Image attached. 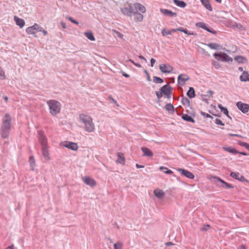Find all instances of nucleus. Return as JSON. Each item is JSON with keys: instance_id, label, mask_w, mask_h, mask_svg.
I'll return each mask as SVG.
<instances>
[{"instance_id": "obj_34", "label": "nucleus", "mask_w": 249, "mask_h": 249, "mask_svg": "<svg viewBox=\"0 0 249 249\" xmlns=\"http://www.w3.org/2000/svg\"><path fill=\"white\" fill-rule=\"evenodd\" d=\"M223 149L226 151H227L229 153H232V154H236L238 153V152L235 149L232 148L231 147H224Z\"/></svg>"}, {"instance_id": "obj_32", "label": "nucleus", "mask_w": 249, "mask_h": 249, "mask_svg": "<svg viewBox=\"0 0 249 249\" xmlns=\"http://www.w3.org/2000/svg\"><path fill=\"white\" fill-rule=\"evenodd\" d=\"M182 118L186 121L194 123L195 120L194 119L191 117L190 116L187 115V114H184L182 116Z\"/></svg>"}, {"instance_id": "obj_41", "label": "nucleus", "mask_w": 249, "mask_h": 249, "mask_svg": "<svg viewBox=\"0 0 249 249\" xmlns=\"http://www.w3.org/2000/svg\"><path fill=\"white\" fill-rule=\"evenodd\" d=\"M166 170V171H164V173L166 174H171L173 173V172L171 170L168 169L167 168L163 167V166H160V170Z\"/></svg>"}, {"instance_id": "obj_33", "label": "nucleus", "mask_w": 249, "mask_h": 249, "mask_svg": "<svg viewBox=\"0 0 249 249\" xmlns=\"http://www.w3.org/2000/svg\"><path fill=\"white\" fill-rule=\"evenodd\" d=\"M207 45L211 49H214V50H217L221 48V46L220 45L215 43H210V44H208Z\"/></svg>"}, {"instance_id": "obj_18", "label": "nucleus", "mask_w": 249, "mask_h": 249, "mask_svg": "<svg viewBox=\"0 0 249 249\" xmlns=\"http://www.w3.org/2000/svg\"><path fill=\"white\" fill-rule=\"evenodd\" d=\"M10 128L1 127L0 134L2 138H7L9 136Z\"/></svg>"}, {"instance_id": "obj_20", "label": "nucleus", "mask_w": 249, "mask_h": 249, "mask_svg": "<svg viewBox=\"0 0 249 249\" xmlns=\"http://www.w3.org/2000/svg\"><path fill=\"white\" fill-rule=\"evenodd\" d=\"M138 11H134L133 15H135L134 20L136 22H142L143 19V16L141 13H138Z\"/></svg>"}, {"instance_id": "obj_53", "label": "nucleus", "mask_w": 249, "mask_h": 249, "mask_svg": "<svg viewBox=\"0 0 249 249\" xmlns=\"http://www.w3.org/2000/svg\"><path fill=\"white\" fill-rule=\"evenodd\" d=\"M136 166L137 168H143L144 167L143 165H139L138 164H136Z\"/></svg>"}, {"instance_id": "obj_17", "label": "nucleus", "mask_w": 249, "mask_h": 249, "mask_svg": "<svg viewBox=\"0 0 249 249\" xmlns=\"http://www.w3.org/2000/svg\"><path fill=\"white\" fill-rule=\"evenodd\" d=\"M39 141L42 145V147H47V138L44 135L40 134Z\"/></svg>"}, {"instance_id": "obj_11", "label": "nucleus", "mask_w": 249, "mask_h": 249, "mask_svg": "<svg viewBox=\"0 0 249 249\" xmlns=\"http://www.w3.org/2000/svg\"><path fill=\"white\" fill-rule=\"evenodd\" d=\"M176 170L177 171L179 172L182 175H183L189 178L193 179L195 177V176L193 175L192 173L185 169L178 168Z\"/></svg>"}, {"instance_id": "obj_21", "label": "nucleus", "mask_w": 249, "mask_h": 249, "mask_svg": "<svg viewBox=\"0 0 249 249\" xmlns=\"http://www.w3.org/2000/svg\"><path fill=\"white\" fill-rule=\"evenodd\" d=\"M160 12L164 15L168 16L171 17H175L177 15L176 13H174L171 11L165 9H160Z\"/></svg>"}, {"instance_id": "obj_9", "label": "nucleus", "mask_w": 249, "mask_h": 249, "mask_svg": "<svg viewBox=\"0 0 249 249\" xmlns=\"http://www.w3.org/2000/svg\"><path fill=\"white\" fill-rule=\"evenodd\" d=\"M190 79L189 76L185 74H181L178 75V84L180 85L183 86L185 82Z\"/></svg>"}, {"instance_id": "obj_8", "label": "nucleus", "mask_w": 249, "mask_h": 249, "mask_svg": "<svg viewBox=\"0 0 249 249\" xmlns=\"http://www.w3.org/2000/svg\"><path fill=\"white\" fill-rule=\"evenodd\" d=\"M160 90L162 91L163 94L166 96L168 98L171 97V94L172 92V88L168 85L163 86L161 89Z\"/></svg>"}, {"instance_id": "obj_57", "label": "nucleus", "mask_w": 249, "mask_h": 249, "mask_svg": "<svg viewBox=\"0 0 249 249\" xmlns=\"http://www.w3.org/2000/svg\"><path fill=\"white\" fill-rule=\"evenodd\" d=\"M6 249H14V245H11L10 246H9Z\"/></svg>"}, {"instance_id": "obj_49", "label": "nucleus", "mask_w": 249, "mask_h": 249, "mask_svg": "<svg viewBox=\"0 0 249 249\" xmlns=\"http://www.w3.org/2000/svg\"><path fill=\"white\" fill-rule=\"evenodd\" d=\"M68 19L70 21H71V22H73V23H75V24H78V22L77 21H76V20H74V19H72V18H71V17H68Z\"/></svg>"}, {"instance_id": "obj_50", "label": "nucleus", "mask_w": 249, "mask_h": 249, "mask_svg": "<svg viewBox=\"0 0 249 249\" xmlns=\"http://www.w3.org/2000/svg\"><path fill=\"white\" fill-rule=\"evenodd\" d=\"M150 61H151V67H153L154 66V64L156 62V60L154 58H151L150 60Z\"/></svg>"}, {"instance_id": "obj_12", "label": "nucleus", "mask_w": 249, "mask_h": 249, "mask_svg": "<svg viewBox=\"0 0 249 249\" xmlns=\"http://www.w3.org/2000/svg\"><path fill=\"white\" fill-rule=\"evenodd\" d=\"M82 180L86 184L91 187H94L96 185L95 180L91 178L84 177L82 178Z\"/></svg>"}, {"instance_id": "obj_35", "label": "nucleus", "mask_w": 249, "mask_h": 249, "mask_svg": "<svg viewBox=\"0 0 249 249\" xmlns=\"http://www.w3.org/2000/svg\"><path fill=\"white\" fill-rule=\"evenodd\" d=\"M85 35L88 39L91 41H94L95 40L93 34L91 32H85Z\"/></svg>"}, {"instance_id": "obj_48", "label": "nucleus", "mask_w": 249, "mask_h": 249, "mask_svg": "<svg viewBox=\"0 0 249 249\" xmlns=\"http://www.w3.org/2000/svg\"><path fill=\"white\" fill-rule=\"evenodd\" d=\"M182 104L185 105L189 103V100L187 98H183L182 101Z\"/></svg>"}, {"instance_id": "obj_31", "label": "nucleus", "mask_w": 249, "mask_h": 249, "mask_svg": "<svg viewBox=\"0 0 249 249\" xmlns=\"http://www.w3.org/2000/svg\"><path fill=\"white\" fill-rule=\"evenodd\" d=\"M174 2L178 6L181 8H184L185 7L186 4L183 1H181L179 0H174Z\"/></svg>"}, {"instance_id": "obj_64", "label": "nucleus", "mask_w": 249, "mask_h": 249, "mask_svg": "<svg viewBox=\"0 0 249 249\" xmlns=\"http://www.w3.org/2000/svg\"><path fill=\"white\" fill-rule=\"evenodd\" d=\"M129 61L130 62H131L132 64H133L134 65H135V64L136 63H135V62H134V61H133L132 60L130 59V60H129Z\"/></svg>"}, {"instance_id": "obj_16", "label": "nucleus", "mask_w": 249, "mask_h": 249, "mask_svg": "<svg viewBox=\"0 0 249 249\" xmlns=\"http://www.w3.org/2000/svg\"><path fill=\"white\" fill-rule=\"evenodd\" d=\"M141 150L143 153V156L152 157L153 155L152 152L147 147H142Z\"/></svg>"}, {"instance_id": "obj_2", "label": "nucleus", "mask_w": 249, "mask_h": 249, "mask_svg": "<svg viewBox=\"0 0 249 249\" xmlns=\"http://www.w3.org/2000/svg\"><path fill=\"white\" fill-rule=\"evenodd\" d=\"M80 121L84 124V129L88 132H93L95 129L92 119L89 115L81 114L79 115Z\"/></svg>"}, {"instance_id": "obj_63", "label": "nucleus", "mask_w": 249, "mask_h": 249, "mask_svg": "<svg viewBox=\"0 0 249 249\" xmlns=\"http://www.w3.org/2000/svg\"><path fill=\"white\" fill-rule=\"evenodd\" d=\"M238 70H239V71H243V72L244 71H243V68H242V67H239V68H238Z\"/></svg>"}, {"instance_id": "obj_5", "label": "nucleus", "mask_w": 249, "mask_h": 249, "mask_svg": "<svg viewBox=\"0 0 249 249\" xmlns=\"http://www.w3.org/2000/svg\"><path fill=\"white\" fill-rule=\"evenodd\" d=\"M11 117L9 114H6L2 119V124L1 127L11 128Z\"/></svg>"}, {"instance_id": "obj_19", "label": "nucleus", "mask_w": 249, "mask_h": 249, "mask_svg": "<svg viewBox=\"0 0 249 249\" xmlns=\"http://www.w3.org/2000/svg\"><path fill=\"white\" fill-rule=\"evenodd\" d=\"M42 154L45 160L48 161L50 160V154L47 147H42Z\"/></svg>"}, {"instance_id": "obj_54", "label": "nucleus", "mask_w": 249, "mask_h": 249, "mask_svg": "<svg viewBox=\"0 0 249 249\" xmlns=\"http://www.w3.org/2000/svg\"><path fill=\"white\" fill-rule=\"evenodd\" d=\"M122 75L125 77H129V75L124 71L122 72Z\"/></svg>"}, {"instance_id": "obj_30", "label": "nucleus", "mask_w": 249, "mask_h": 249, "mask_svg": "<svg viewBox=\"0 0 249 249\" xmlns=\"http://www.w3.org/2000/svg\"><path fill=\"white\" fill-rule=\"evenodd\" d=\"M174 32H175L174 29H171L170 30H166L165 29H163L161 31V34L163 36H165L171 35Z\"/></svg>"}, {"instance_id": "obj_29", "label": "nucleus", "mask_w": 249, "mask_h": 249, "mask_svg": "<svg viewBox=\"0 0 249 249\" xmlns=\"http://www.w3.org/2000/svg\"><path fill=\"white\" fill-rule=\"evenodd\" d=\"M187 95L190 98L195 97L196 96V94H195V91L194 89L192 87L190 88L189 90L188 91V92L187 93Z\"/></svg>"}, {"instance_id": "obj_3", "label": "nucleus", "mask_w": 249, "mask_h": 249, "mask_svg": "<svg viewBox=\"0 0 249 249\" xmlns=\"http://www.w3.org/2000/svg\"><path fill=\"white\" fill-rule=\"evenodd\" d=\"M47 104L49 106L50 113L53 116H56L60 112L61 105L58 101L54 100H48Z\"/></svg>"}, {"instance_id": "obj_60", "label": "nucleus", "mask_w": 249, "mask_h": 249, "mask_svg": "<svg viewBox=\"0 0 249 249\" xmlns=\"http://www.w3.org/2000/svg\"><path fill=\"white\" fill-rule=\"evenodd\" d=\"M218 108L221 110V109H222V108H224V107H222V106L221 105V104H219L218 105Z\"/></svg>"}, {"instance_id": "obj_15", "label": "nucleus", "mask_w": 249, "mask_h": 249, "mask_svg": "<svg viewBox=\"0 0 249 249\" xmlns=\"http://www.w3.org/2000/svg\"><path fill=\"white\" fill-rule=\"evenodd\" d=\"M118 159L116 160L117 163H119L122 165L125 164V158L123 153L119 152L117 154Z\"/></svg>"}, {"instance_id": "obj_52", "label": "nucleus", "mask_w": 249, "mask_h": 249, "mask_svg": "<svg viewBox=\"0 0 249 249\" xmlns=\"http://www.w3.org/2000/svg\"><path fill=\"white\" fill-rule=\"evenodd\" d=\"M39 32H41L43 34L44 36H46L47 35V32L46 31L44 30H42V28L40 27V30H39Z\"/></svg>"}, {"instance_id": "obj_58", "label": "nucleus", "mask_w": 249, "mask_h": 249, "mask_svg": "<svg viewBox=\"0 0 249 249\" xmlns=\"http://www.w3.org/2000/svg\"><path fill=\"white\" fill-rule=\"evenodd\" d=\"M61 25L64 29L66 28V25L64 22H61Z\"/></svg>"}, {"instance_id": "obj_46", "label": "nucleus", "mask_w": 249, "mask_h": 249, "mask_svg": "<svg viewBox=\"0 0 249 249\" xmlns=\"http://www.w3.org/2000/svg\"><path fill=\"white\" fill-rule=\"evenodd\" d=\"M241 145L249 151V144L246 142H242Z\"/></svg>"}, {"instance_id": "obj_25", "label": "nucleus", "mask_w": 249, "mask_h": 249, "mask_svg": "<svg viewBox=\"0 0 249 249\" xmlns=\"http://www.w3.org/2000/svg\"><path fill=\"white\" fill-rule=\"evenodd\" d=\"M200 1L207 9L211 11H212L213 9L209 0H200Z\"/></svg>"}, {"instance_id": "obj_4", "label": "nucleus", "mask_w": 249, "mask_h": 249, "mask_svg": "<svg viewBox=\"0 0 249 249\" xmlns=\"http://www.w3.org/2000/svg\"><path fill=\"white\" fill-rule=\"evenodd\" d=\"M213 55L218 60H221L222 61H225L228 63H231L232 62V58L225 53H215Z\"/></svg>"}, {"instance_id": "obj_62", "label": "nucleus", "mask_w": 249, "mask_h": 249, "mask_svg": "<svg viewBox=\"0 0 249 249\" xmlns=\"http://www.w3.org/2000/svg\"><path fill=\"white\" fill-rule=\"evenodd\" d=\"M147 80H148V81H150L151 79H150V77L149 74H147Z\"/></svg>"}, {"instance_id": "obj_37", "label": "nucleus", "mask_w": 249, "mask_h": 249, "mask_svg": "<svg viewBox=\"0 0 249 249\" xmlns=\"http://www.w3.org/2000/svg\"><path fill=\"white\" fill-rule=\"evenodd\" d=\"M29 162L31 167V170H34V167L35 165V160L33 157H30Z\"/></svg>"}, {"instance_id": "obj_22", "label": "nucleus", "mask_w": 249, "mask_h": 249, "mask_svg": "<svg viewBox=\"0 0 249 249\" xmlns=\"http://www.w3.org/2000/svg\"><path fill=\"white\" fill-rule=\"evenodd\" d=\"M240 80L242 82L249 81V73L248 72L244 71L240 76Z\"/></svg>"}, {"instance_id": "obj_42", "label": "nucleus", "mask_w": 249, "mask_h": 249, "mask_svg": "<svg viewBox=\"0 0 249 249\" xmlns=\"http://www.w3.org/2000/svg\"><path fill=\"white\" fill-rule=\"evenodd\" d=\"M153 81L156 83H161L163 82V80L160 77L154 76Z\"/></svg>"}, {"instance_id": "obj_55", "label": "nucleus", "mask_w": 249, "mask_h": 249, "mask_svg": "<svg viewBox=\"0 0 249 249\" xmlns=\"http://www.w3.org/2000/svg\"><path fill=\"white\" fill-rule=\"evenodd\" d=\"M208 94H209V95H210L211 96H212V95H213V91H212V90H208Z\"/></svg>"}, {"instance_id": "obj_28", "label": "nucleus", "mask_w": 249, "mask_h": 249, "mask_svg": "<svg viewBox=\"0 0 249 249\" xmlns=\"http://www.w3.org/2000/svg\"><path fill=\"white\" fill-rule=\"evenodd\" d=\"M234 59L239 63H245L247 62V59L242 56H237L234 58Z\"/></svg>"}, {"instance_id": "obj_24", "label": "nucleus", "mask_w": 249, "mask_h": 249, "mask_svg": "<svg viewBox=\"0 0 249 249\" xmlns=\"http://www.w3.org/2000/svg\"><path fill=\"white\" fill-rule=\"evenodd\" d=\"M216 179H217L219 181L222 183L221 187L225 188H233V187L230 184L228 183L225 182L224 180H222L220 178H215Z\"/></svg>"}, {"instance_id": "obj_44", "label": "nucleus", "mask_w": 249, "mask_h": 249, "mask_svg": "<svg viewBox=\"0 0 249 249\" xmlns=\"http://www.w3.org/2000/svg\"><path fill=\"white\" fill-rule=\"evenodd\" d=\"M215 123L218 125H224V124L219 119H216Z\"/></svg>"}, {"instance_id": "obj_39", "label": "nucleus", "mask_w": 249, "mask_h": 249, "mask_svg": "<svg viewBox=\"0 0 249 249\" xmlns=\"http://www.w3.org/2000/svg\"><path fill=\"white\" fill-rule=\"evenodd\" d=\"M6 76L5 74L4 71L2 70V69L0 67V79L2 80L5 79Z\"/></svg>"}, {"instance_id": "obj_7", "label": "nucleus", "mask_w": 249, "mask_h": 249, "mask_svg": "<svg viewBox=\"0 0 249 249\" xmlns=\"http://www.w3.org/2000/svg\"><path fill=\"white\" fill-rule=\"evenodd\" d=\"M62 144L65 147L73 151H76L78 149V146L75 142L66 141L63 142Z\"/></svg>"}, {"instance_id": "obj_27", "label": "nucleus", "mask_w": 249, "mask_h": 249, "mask_svg": "<svg viewBox=\"0 0 249 249\" xmlns=\"http://www.w3.org/2000/svg\"><path fill=\"white\" fill-rule=\"evenodd\" d=\"M196 25L198 27L203 28L209 32L212 33V32L207 27L206 24L204 22H199L196 23Z\"/></svg>"}, {"instance_id": "obj_61", "label": "nucleus", "mask_w": 249, "mask_h": 249, "mask_svg": "<svg viewBox=\"0 0 249 249\" xmlns=\"http://www.w3.org/2000/svg\"><path fill=\"white\" fill-rule=\"evenodd\" d=\"M134 65L139 68H141L142 67V66L140 64L136 63Z\"/></svg>"}, {"instance_id": "obj_51", "label": "nucleus", "mask_w": 249, "mask_h": 249, "mask_svg": "<svg viewBox=\"0 0 249 249\" xmlns=\"http://www.w3.org/2000/svg\"><path fill=\"white\" fill-rule=\"evenodd\" d=\"M202 114L206 118H212V116H211L210 114L208 113H203Z\"/></svg>"}, {"instance_id": "obj_36", "label": "nucleus", "mask_w": 249, "mask_h": 249, "mask_svg": "<svg viewBox=\"0 0 249 249\" xmlns=\"http://www.w3.org/2000/svg\"><path fill=\"white\" fill-rule=\"evenodd\" d=\"M174 30H175V32H176L177 31H180V32H183L185 34H187L188 35H191L193 34H191V33L188 32V31L187 29H184L182 27L174 29Z\"/></svg>"}, {"instance_id": "obj_6", "label": "nucleus", "mask_w": 249, "mask_h": 249, "mask_svg": "<svg viewBox=\"0 0 249 249\" xmlns=\"http://www.w3.org/2000/svg\"><path fill=\"white\" fill-rule=\"evenodd\" d=\"M39 30H40V26L37 23H35L33 26L27 28L26 32L28 34L33 35Z\"/></svg>"}, {"instance_id": "obj_13", "label": "nucleus", "mask_w": 249, "mask_h": 249, "mask_svg": "<svg viewBox=\"0 0 249 249\" xmlns=\"http://www.w3.org/2000/svg\"><path fill=\"white\" fill-rule=\"evenodd\" d=\"M160 69L163 73H170L173 70L169 64H162L160 66Z\"/></svg>"}, {"instance_id": "obj_47", "label": "nucleus", "mask_w": 249, "mask_h": 249, "mask_svg": "<svg viewBox=\"0 0 249 249\" xmlns=\"http://www.w3.org/2000/svg\"><path fill=\"white\" fill-rule=\"evenodd\" d=\"M221 111L222 112H223L224 113V114H226L228 117H229V116L228 115L229 112H228V109L224 107L223 108H222V109H221Z\"/></svg>"}, {"instance_id": "obj_14", "label": "nucleus", "mask_w": 249, "mask_h": 249, "mask_svg": "<svg viewBox=\"0 0 249 249\" xmlns=\"http://www.w3.org/2000/svg\"><path fill=\"white\" fill-rule=\"evenodd\" d=\"M14 19L16 24L18 25L20 28H22L24 26L25 22L23 19L20 18L17 16H15L14 17Z\"/></svg>"}, {"instance_id": "obj_43", "label": "nucleus", "mask_w": 249, "mask_h": 249, "mask_svg": "<svg viewBox=\"0 0 249 249\" xmlns=\"http://www.w3.org/2000/svg\"><path fill=\"white\" fill-rule=\"evenodd\" d=\"M213 66L215 69H219L220 67V64L217 61H214L213 63Z\"/></svg>"}, {"instance_id": "obj_26", "label": "nucleus", "mask_w": 249, "mask_h": 249, "mask_svg": "<svg viewBox=\"0 0 249 249\" xmlns=\"http://www.w3.org/2000/svg\"><path fill=\"white\" fill-rule=\"evenodd\" d=\"M230 176L236 179L241 180L244 177L238 172H231Z\"/></svg>"}, {"instance_id": "obj_40", "label": "nucleus", "mask_w": 249, "mask_h": 249, "mask_svg": "<svg viewBox=\"0 0 249 249\" xmlns=\"http://www.w3.org/2000/svg\"><path fill=\"white\" fill-rule=\"evenodd\" d=\"M165 109L168 111H173L174 107L171 104H167L165 107Z\"/></svg>"}, {"instance_id": "obj_38", "label": "nucleus", "mask_w": 249, "mask_h": 249, "mask_svg": "<svg viewBox=\"0 0 249 249\" xmlns=\"http://www.w3.org/2000/svg\"><path fill=\"white\" fill-rule=\"evenodd\" d=\"M123 245V243L121 242L115 243L114 244V249H122Z\"/></svg>"}, {"instance_id": "obj_10", "label": "nucleus", "mask_w": 249, "mask_h": 249, "mask_svg": "<svg viewBox=\"0 0 249 249\" xmlns=\"http://www.w3.org/2000/svg\"><path fill=\"white\" fill-rule=\"evenodd\" d=\"M236 106L238 108L244 113L248 112L249 110V105L248 104L238 102L237 103Z\"/></svg>"}, {"instance_id": "obj_59", "label": "nucleus", "mask_w": 249, "mask_h": 249, "mask_svg": "<svg viewBox=\"0 0 249 249\" xmlns=\"http://www.w3.org/2000/svg\"><path fill=\"white\" fill-rule=\"evenodd\" d=\"M239 249H246V247L244 245L241 246L239 248Z\"/></svg>"}, {"instance_id": "obj_1", "label": "nucleus", "mask_w": 249, "mask_h": 249, "mask_svg": "<svg viewBox=\"0 0 249 249\" xmlns=\"http://www.w3.org/2000/svg\"><path fill=\"white\" fill-rule=\"evenodd\" d=\"M127 3V5L123 8H121V11L124 15L131 17L135 11H139L143 14L146 12L145 7L142 4L139 3H135L134 4Z\"/></svg>"}, {"instance_id": "obj_56", "label": "nucleus", "mask_w": 249, "mask_h": 249, "mask_svg": "<svg viewBox=\"0 0 249 249\" xmlns=\"http://www.w3.org/2000/svg\"><path fill=\"white\" fill-rule=\"evenodd\" d=\"M139 57L141 59H143L144 60L145 62L147 61L146 59L143 57L142 56V55H139Z\"/></svg>"}, {"instance_id": "obj_45", "label": "nucleus", "mask_w": 249, "mask_h": 249, "mask_svg": "<svg viewBox=\"0 0 249 249\" xmlns=\"http://www.w3.org/2000/svg\"><path fill=\"white\" fill-rule=\"evenodd\" d=\"M156 94L157 96V98L159 99L162 97L163 93L162 91L160 90V91H156Z\"/></svg>"}, {"instance_id": "obj_23", "label": "nucleus", "mask_w": 249, "mask_h": 249, "mask_svg": "<svg viewBox=\"0 0 249 249\" xmlns=\"http://www.w3.org/2000/svg\"><path fill=\"white\" fill-rule=\"evenodd\" d=\"M154 193L156 197L159 198H162L164 196V192L160 189H156L154 191Z\"/></svg>"}]
</instances>
